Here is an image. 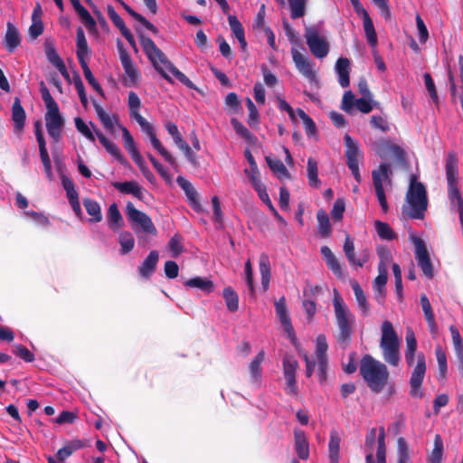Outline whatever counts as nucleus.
Masks as SVG:
<instances>
[{
	"label": "nucleus",
	"mask_w": 463,
	"mask_h": 463,
	"mask_svg": "<svg viewBox=\"0 0 463 463\" xmlns=\"http://www.w3.org/2000/svg\"><path fill=\"white\" fill-rule=\"evenodd\" d=\"M140 44L155 70L165 80L173 83L172 78L165 72L163 66L187 88L191 90H196V87L193 81L168 60L166 55L156 45L150 37L140 35Z\"/></svg>",
	"instance_id": "nucleus-1"
},
{
	"label": "nucleus",
	"mask_w": 463,
	"mask_h": 463,
	"mask_svg": "<svg viewBox=\"0 0 463 463\" xmlns=\"http://www.w3.org/2000/svg\"><path fill=\"white\" fill-rule=\"evenodd\" d=\"M406 349H405V361L408 366H412L417 358V364L412 371L409 383H410V395L413 398H422L423 392L421 391V385L426 373V358L423 353H418L417 351V339L413 330L408 327L405 335Z\"/></svg>",
	"instance_id": "nucleus-2"
},
{
	"label": "nucleus",
	"mask_w": 463,
	"mask_h": 463,
	"mask_svg": "<svg viewBox=\"0 0 463 463\" xmlns=\"http://www.w3.org/2000/svg\"><path fill=\"white\" fill-rule=\"evenodd\" d=\"M360 374L369 389L374 393L383 391L390 378L387 366L374 359L371 354H364L361 358Z\"/></svg>",
	"instance_id": "nucleus-3"
},
{
	"label": "nucleus",
	"mask_w": 463,
	"mask_h": 463,
	"mask_svg": "<svg viewBox=\"0 0 463 463\" xmlns=\"http://www.w3.org/2000/svg\"><path fill=\"white\" fill-rule=\"evenodd\" d=\"M333 305L337 326L335 339L338 345L345 349L350 345L352 341L354 317L336 289H334Z\"/></svg>",
	"instance_id": "nucleus-4"
},
{
	"label": "nucleus",
	"mask_w": 463,
	"mask_h": 463,
	"mask_svg": "<svg viewBox=\"0 0 463 463\" xmlns=\"http://www.w3.org/2000/svg\"><path fill=\"white\" fill-rule=\"evenodd\" d=\"M406 200L410 204V210L403 213L411 219L422 220L428 207L427 191L420 182L411 181L406 194Z\"/></svg>",
	"instance_id": "nucleus-5"
},
{
	"label": "nucleus",
	"mask_w": 463,
	"mask_h": 463,
	"mask_svg": "<svg viewBox=\"0 0 463 463\" xmlns=\"http://www.w3.org/2000/svg\"><path fill=\"white\" fill-rule=\"evenodd\" d=\"M380 346L383 349L385 362L392 366H397L401 360L399 339L392 324L388 320L384 321L382 325Z\"/></svg>",
	"instance_id": "nucleus-6"
},
{
	"label": "nucleus",
	"mask_w": 463,
	"mask_h": 463,
	"mask_svg": "<svg viewBox=\"0 0 463 463\" xmlns=\"http://www.w3.org/2000/svg\"><path fill=\"white\" fill-rule=\"evenodd\" d=\"M126 214L131 223L133 231L136 233L139 232L152 235H156L157 233V230L154 225L152 219L146 213L137 210L130 202L127 203Z\"/></svg>",
	"instance_id": "nucleus-7"
},
{
	"label": "nucleus",
	"mask_w": 463,
	"mask_h": 463,
	"mask_svg": "<svg viewBox=\"0 0 463 463\" xmlns=\"http://www.w3.org/2000/svg\"><path fill=\"white\" fill-rule=\"evenodd\" d=\"M304 37L311 53L318 59H323L329 52V43L326 37L321 36L316 25L305 28Z\"/></svg>",
	"instance_id": "nucleus-8"
},
{
	"label": "nucleus",
	"mask_w": 463,
	"mask_h": 463,
	"mask_svg": "<svg viewBox=\"0 0 463 463\" xmlns=\"http://www.w3.org/2000/svg\"><path fill=\"white\" fill-rule=\"evenodd\" d=\"M392 171L388 164L383 163L379 167L372 172L373 183L375 189V194L379 203L383 213H387L389 210L388 203L386 200L383 181H387L391 184Z\"/></svg>",
	"instance_id": "nucleus-9"
},
{
	"label": "nucleus",
	"mask_w": 463,
	"mask_h": 463,
	"mask_svg": "<svg viewBox=\"0 0 463 463\" xmlns=\"http://www.w3.org/2000/svg\"><path fill=\"white\" fill-rule=\"evenodd\" d=\"M410 241L415 247V259L424 276L430 279L434 277L433 265L424 241L415 234L410 235Z\"/></svg>",
	"instance_id": "nucleus-10"
},
{
	"label": "nucleus",
	"mask_w": 463,
	"mask_h": 463,
	"mask_svg": "<svg viewBox=\"0 0 463 463\" xmlns=\"http://www.w3.org/2000/svg\"><path fill=\"white\" fill-rule=\"evenodd\" d=\"M45 125L49 136L54 142H59L61 137V128L64 125V119L60 113L59 106L47 109Z\"/></svg>",
	"instance_id": "nucleus-11"
},
{
	"label": "nucleus",
	"mask_w": 463,
	"mask_h": 463,
	"mask_svg": "<svg viewBox=\"0 0 463 463\" xmlns=\"http://www.w3.org/2000/svg\"><path fill=\"white\" fill-rule=\"evenodd\" d=\"M291 54L298 71L310 82L317 81L316 72L309 59L297 49H292Z\"/></svg>",
	"instance_id": "nucleus-12"
},
{
	"label": "nucleus",
	"mask_w": 463,
	"mask_h": 463,
	"mask_svg": "<svg viewBox=\"0 0 463 463\" xmlns=\"http://www.w3.org/2000/svg\"><path fill=\"white\" fill-rule=\"evenodd\" d=\"M343 250L349 264L352 266L356 265L362 268L369 260L370 251L368 249L363 250L360 258H355L354 241L348 234L345 236Z\"/></svg>",
	"instance_id": "nucleus-13"
},
{
	"label": "nucleus",
	"mask_w": 463,
	"mask_h": 463,
	"mask_svg": "<svg viewBox=\"0 0 463 463\" xmlns=\"http://www.w3.org/2000/svg\"><path fill=\"white\" fill-rule=\"evenodd\" d=\"M375 153L381 156L385 157L388 155H392L400 162L405 161V152L398 145L392 144L387 140H381L375 146Z\"/></svg>",
	"instance_id": "nucleus-14"
},
{
	"label": "nucleus",
	"mask_w": 463,
	"mask_h": 463,
	"mask_svg": "<svg viewBox=\"0 0 463 463\" xmlns=\"http://www.w3.org/2000/svg\"><path fill=\"white\" fill-rule=\"evenodd\" d=\"M378 276L373 280V292L376 301L383 305L386 297V283L388 280V270L386 268L382 266V269H378Z\"/></svg>",
	"instance_id": "nucleus-15"
},
{
	"label": "nucleus",
	"mask_w": 463,
	"mask_h": 463,
	"mask_svg": "<svg viewBox=\"0 0 463 463\" xmlns=\"http://www.w3.org/2000/svg\"><path fill=\"white\" fill-rule=\"evenodd\" d=\"M159 260L157 250H151L144 261L138 267L139 275L144 279H150L155 273Z\"/></svg>",
	"instance_id": "nucleus-16"
},
{
	"label": "nucleus",
	"mask_w": 463,
	"mask_h": 463,
	"mask_svg": "<svg viewBox=\"0 0 463 463\" xmlns=\"http://www.w3.org/2000/svg\"><path fill=\"white\" fill-rule=\"evenodd\" d=\"M22 37L18 29L11 23L6 24L4 43L8 52L12 53L21 44Z\"/></svg>",
	"instance_id": "nucleus-17"
},
{
	"label": "nucleus",
	"mask_w": 463,
	"mask_h": 463,
	"mask_svg": "<svg viewBox=\"0 0 463 463\" xmlns=\"http://www.w3.org/2000/svg\"><path fill=\"white\" fill-rule=\"evenodd\" d=\"M25 119L26 114L21 105L20 99L15 98L12 106V120L15 133L20 134L24 130Z\"/></svg>",
	"instance_id": "nucleus-18"
},
{
	"label": "nucleus",
	"mask_w": 463,
	"mask_h": 463,
	"mask_svg": "<svg viewBox=\"0 0 463 463\" xmlns=\"http://www.w3.org/2000/svg\"><path fill=\"white\" fill-rule=\"evenodd\" d=\"M344 143L345 146L346 164L354 165L359 164V159L362 157L358 144L348 135L344 137Z\"/></svg>",
	"instance_id": "nucleus-19"
},
{
	"label": "nucleus",
	"mask_w": 463,
	"mask_h": 463,
	"mask_svg": "<svg viewBox=\"0 0 463 463\" xmlns=\"http://www.w3.org/2000/svg\"><path fill=\"white\" fill-rule=\"evenodd\" d=\"M295 450L298 457L306 460L309 458V443L306 434L301 430H294Z\"/></svg>",
	"instance_id": "nucleus-20"
},
{
	"label": "nucleus",
	"mask_w": 463,
	"mask_h": 463,
	"mask_svg": "<svg viewBox=\"0 0 463 463\" xmlns=\"http://www.w3.org/2000/svg\"><path fill=\"white\" fill-rule=\"evenodd\" d=\"M176 183L178 185L184 190L187 199L189 201L190 205L195 210H200V203L198 202V193L194 187V185L184 177L177 176Z\"/></svg>",
	"instance_id": "nucleus-21"
},
{
	"label": "nucleus",
	"mask_w": 463,
	"mask_h": 463,
	"mask_svg": "<svg viewBox=\"0 0 463 463\" xmlns=\"http://www.w3.org/2000/svg\"><path fill=\"white\" fill-rule=\"evenodd\" d=\"M112 185L121 194H132L137 199H143V189L136 181L114 182Z\"/></svg>",
	"instance_id": "nucleus-22"
},
{
	"label": "nucleus",
	"mask_w": 463,
	"mask_h": 463,
	"mask_svg": "<svg viewBox=\"0 0 463 463\" xmlns=\"http://www.w3.org/2000/svg\"><path fill=\"white\" fill-rule=\"evenodd\" d=\"M321 254L324 257L326 266L331 269V271L338 278L342 279L344 277L342 267L337 258L332 252L329 247L322 246L321 247Z\"/></svg>",
	"instance_id": "nucleus-23"
},
{
	"label": "nucleus",
	"mask_w": 463,
	"mask_h": 463,
	"mask_svg": "<svg viewBox=\"0 0 463 463\" xmlns=\"http://www.w3.org/2000/svg\"><path fill=\"white\" fill-rule=\"evenodd\" d=\"M321 254L324 257L326 266L331 269V271L338 278L342 279L344 277L342 267L337 258L332 252L329 247L322 246L321 247Z\"/></svg>",
	"instance_id": "nucleus-24"
},
{
	"label": "nucleus",
	"mask_w": 463,
	"mask_h": 463,
	"mask_svg": "<svg viewBox=\"0 0 463 463\" xmlns=\"http://www.w3.org/2000/svg\"><path fill=\"white\" fill-rule=\"evenodd\" d=\"M76 45H77V58L80 64L87 62V58L90 56V48L85 37L84 31L81 27L77 29L76 33Z\"/></svg>",
	"instance_id": "nucleus-25"
},
{
	"label": "nucleus",
	"mask_w": 463,
	"mask_h": 463,
	"mask_svg": "<svg viewBox=\"0 0 463 463\" xmlns=\"http://www.w3.org/2000/svg\"><path fill=\"white\" fill-rule=\"evenodd\" d=\"M120 128L122 130V138L125 148L130 154L134 162L140 164L142 162V156L136 147L133 137L131 136L130 132L127 128L120 126Z\"/></svg>",
	"instance_id": "nucleus-26"
},
{
	"label": "nucleus",
	"mask_w": 463,
	"mask_h": 463,
	"mask_svg": "<svg viewBox=\"0 0 463 463\" xmlns=\"http://www.w3.org/2000/svg\"><path fill=\"white\" fill-rule=\"evenodd\" d=\"M96 135L99 138V141L100 144L104 146L106 151L109 153L112 156H114L119 163L126 164L127 160L124 157V156L121 154V151L119 147L110 141L109 138H107L101 132L96 131Z\"/></svg>",
	"instance_id": "nucleus-27"
},
{
	"label": "nucleus",
	"mask_w": 463,
	"mask_h": 463,
	"mask_svg": "<svg viewBox=\"0 0 463 463\" xmlns=\"http://www.w3.org/2000/svg\"><path fill=\"white\" fill-rule=\"evenodd\" d=\"M420 304H421V307H422V310H423V313H424V317H425V320L428 324V327L430 329V332L431 334H436L437 331H438V326H437V324H436V321H435V316H434V313L432 311V307H431V305H430V302L428 298V297L423 294L420 296Z\"/></svg>",
	"instance_id": "nucleus-28"
},
{
	"label": "nucleus",
	"mask_w": 463,
	"mask_h": 463,
	"mask_svg": "<svg viewBox=\"0 0 463 463\" xmlns=\"http://www.w3.org/2000/svg\"><path fill=\"white\" fill-rule=\"evenodd\" d=\"M92 103L97 116L103 127L109 131H113L114 125L118 124V116H109L96 100H93Z\"/></svg>",
	"instance_id": "nucleus-29"
},
{
	"label": "nucleus",
	"mask_w": 463,
	"mask_h": 463,
	"mask_svg": "<svg viewBox=\"0 0 463 463\" xmlns=\"http://www.w3.org/2000/svg\"><path fill=\"white\" fill-rule=\"evenodd\" d=\"M265 353L264 351H260L258 354L253 358L249 365V372L250 375V381L253 383H258L261 380L262 375V368L261 364L264 361Z\"/></svg>",
	"instance_id": "nucleus-30"
},
{
	"label": "nucleus",
	"mask_w": 463,
	"mask_h": 463,
	"mask_svg": "<svg viewBox=\"0 0 463 463\" xmlns=\"http://www.w3.org/2000/svg\"><path fill=\"white\" fill-rule=\"evenodd\" d=\"M341 438L335 430L330 432V439L328 443V457L330 463H339Z\"/></svg>",
	"instance_id": "nucleus-31"
},
{
	"label": "nucleus",
	"mask_w": 463,
	"mask_h": 463,
	"mask_svg": "<svg viewBox=\"0 0 463 463\" xmlns=\"http://www.w3.org/2000/svg\"><path fill=\"white\" fill-rule=\"evenodd\" d=\"M349 65L350 61L347 58L341 57L336 61L335 69L338 74V80L343 88H346L350 84Z\"/></svg>",
	"instance_id": "nucleus-32"
},
{
	"label": "nucleus",
	"mask_w": 463,
	"mask_h": 463,
	"mask_svg": "<svg viewBox=\"0 0 463 463\" xmlns=\"http://www.w3.org/2000/svg\"><path fill=\"white\" fill-rule=\"evenodd\" d=\"M260 273L262 288L266 291L269 288L271 278L270 262L266 253H261L260 256Z\"/></svg>",
	"instance_id": "nucleus-33"
},
{
	"label": "nucleus",
	"mask_w": 463,
	"mask_h": 463,
	"mask_svg": "<svg viewBox=\"0 0 463 463\" xmlns=\"http://www.w3.org/2000/svg\"><path fill=\"white\" fill-rule=\"evenodd\" d=\"M123 8L128 13V14L133 17L136 21L139 22L144 27H146L148 31H150L153 34L157 35L159 33V30L152 23H150L146 17L142 14L136 12L132 9L128 5L121 0H118Z\"/></svg>",
	"instance_id": "nucleus-34"
},
{
	"label": "nucleus",
	"mask_w": 463,
	"mask_h": 463,
	"mask_svg": "<svg viewBox=\"0 0 463 463\" xmlns=\"http://www.w3.org/2000/svg\"><path fill=\"white\" fill-rule=\"evenodd\" d=\"M275 309L283 327H288L290 330L292 323L288 314L287 303L284 296L275 302Z\"/></svg>",
	"instance_id": "nucleus-35"
},
{
	"label": "nucleus",
	"mask_w": 463,
	"mask_h": 463,
	"mask_svg": "<svg viewBox=\"0 0 463 463\" xmlns=\"http://www.w3.org/2000/svg\"><path fill=\"white\" fill-rule=\"evenodd\" d=\"M82 202L86 212L89 215L91 216V218H90V222H99L102 220V213L99 203L90 198H84Z\"/></svg>",
	"instance_id": "nucleus-36"
},
{
	"label": "nucleus",
	"mask_w": 463,
	"mask_h": 463,
	"mask_svg": "<svg viewBox=\"0 0 463 463\" xmlns=\"http://www.w3.org/2000/svg\"><path fill=\"white\" fill-rule=\"evenodd\" d=\"M83 442L80 439H73L67 442L62 448H61L57 453L56 457L58 460L64 461L68 458L73 452L78 449H80L83 447Z\"/></svg>",
	"instance_id": "nucleus-37"
},
{
	"label": "nucleus",
	"mask_w": 463,
	"mask_h": 463,
	"mask_svg": "<svg viewBox=\"0 0 463 463\" xmlns=\"http://www.w3.org/2000/svg\"><path fill=\"white\" fill-rule=\"evenodd\" d=\"M351 286L354 290L359 308L362 310L363 315L366 316L369 311V304L363 288L356 280H352Z\"/></svg>",
	"instance_id": "nucleus-38"
},
{
	"label": "nucleus",
	"mask_w": 463,
	"mask_h": 463,
	"mask_svg": "<svg viewBox=\"0 0 463 463\" xmlns=\"http://www.w3.org/2000/svg\"><path fill=\"white\" fill-rule=\"evenodd\" d=\"M184 285L187 288H199L206 293H211L213 291V283L212 280L201 278V277H195L190 279H187L184 282Z\"/></svg>",
	"instance_id": "nucleus-39"
},
{
	"label": "nucleus",
	"mask_w": 463,
	"mask_h": 463,
	"mask_svg": "<svg viewBox=\"0 0 463 463\" xmlns=\"http://www.w3.org/2000/svg\"><path fill=\"white\" fill-rule=\"evenodd\" d=\"M318 222V232L323 238H327L332 233L328 214L325 210H319L317 213Z\"/></svg>",
	"instance_id": "nucleus-40"
},
{
	"label": "nucleus",
	"mask_w": 463,
	"mask_h": 463,
	"mask_svg": "<svg viewBox=\"0 0 463 463\" xmlns=\"http://www.w3.org/2000/svg\"><path fill=\"white\" fill-rule=\"evenodd\" d=\"M231 124L236 132L241 138L247 141L250 144H254L257 137L254 134H252L241 121L237 118H232Z\"/></svg>",
	"instance_id": "nucleus-41"
},
{
	"label": "nucleus",
	"mask_w": 463,
	"mask_h": 463,
	"mask_svg": "<svg viewBox=\"0 0 463 463\" xmlns=\"http://www.w3.org/2000/svg\"><path fill=\"white\" fill-rule=\"evenodd\" d=\"M222 297L229 311L236 312L239 309V296L232 287L223 289Z\"/></svg>",
	"instance_id": "nucleus-42"
},
{
	"label": "nucleus",
	"mask_w": 463,
	"mask_h": 463,
	"mask_svg": "<svg viewBox=\"0 0 463 463\" xmlns=\"http://www.w3.org/2000/svg\"><path fill=\"white\" fill-rule=\"evenodd\" d=\"M75 12L79 14L82 23L84 24L85 27L90 31H96L97 30V23L93 19V17L90 15V12L80 3L78 5L73 7Z\"/></svg>",
	"instance_id": "nucleus-43"
},
{
	"label": "nucleus",
	"mask_w": 463,
	"mask_h": 463,
	"mask_svg": "<svg viewBox=\"0 0 463 463\" xmlns=\"http://www.w3.org/2000/svg\"><path fill=\"white\" fill-rule=\"evenodd\" d=\"M75 12L79 14L82 23L84 24L85 27L90 31H96L97 30V23L93 19V17L90 15V12L80 3L78 5L73 7Z\"/></svg>",
	"instance_id": "nucleus-44"
},
{
	"label": "nucleus",
	"mask_w": 463,
	"mask_h": 463,
	"mask_svg": "<svg viewBox=\"0 0 463 463\" xmlns=\"http://www.w3.org/2000/svg\"><path fill=\"white\" fill-rule=\"evenodd\" d=\"M75 12L79 14L82 23L84 24L85 27L90 31H96L97 30V23L93 19V17L90 15V12L80 3L78 5L73 7Z\"/></svg>",
	"instance_id": "nucleus-45"
},
{
	"label": "nucleus",
	"mask_w": 463,
	"mask_h": 463,
	"mask_svg": "<svg viewBox=\"0 0 463 463\" xmlns=\"http://www.w3.org/2000/svg\"><path fill=\"white\" fill-rule=\"evenodd\" d=\"M266 162L270 168V170L278 175L279 179L285 177L287 179H290L291 175L284 164L279 159H273L269 156H266Z\"/></svg>",
	"instance_id": "nucleus-46"
},
{
	"label": "nucleus",
	"mask_w": 463,
	"mask_h": 463,
	"mask_svg": "<svg viewBox=\"0 0 463 463\" xmlns=\"http://www.w3.org/2000/svg\"><path fill=\"white\" fill-rule=\"evenodd\" d=\"M307 179L310 186L318 188L321 181L318 178V165L316 159L309 157L307 159Z\"/></svg>",
	"instance_id": "nucleus-47"
},
{
	"label": "nucleus",
	"mask_w": 463,
	"mask_h": 463,
	"mask_svg": "<svg viewBox=\"0 0 463 463\" xmlns=\"http://www.w3.org/2000/svg\"><path fill=\"white\" fill-rule=\"evenodd\" d=\"M108 220L109 227L113 230H118L123 226V218L116 203L109 205L108 210Z\"/></svg>",
	"instance_id": "nucleus-48"
},
{
	"label": "nucleus",
	"mask_w": 463,
	"mask_h": 463,
	"mask_svg": "<svg viewBox=\"0 0 463 463\" xmlns=\"http://www.w3.org/2000/svg\"><path fill=\"white\" fill-rule=\"evenodd\" d=\"M397 463H412L408 443L403 437L397 439Z\"/></svg>",
	"instance_id": "nucleus-49"
},
{
	"label": "nucleus",
	"mask_w": 463,
	"mask_h": 463,
	"mask_svg": "<svg viewBox=\"0 0 463 463\" xmlns=\"http://www.w3.org/2000/svg\"><path fill=\"white\" fill-rule=\"evenodd\" d=\"M363 22L367 42L369 45H371L372 47H375L378 43L377 34L370 15H364V18H363Z\"/></svg>",
	"instance_id": "nucleus-50"
},
{
	"label": "nucleus",
	"mask_w": 463,
	"mask_h": 463,
	"mask_svg": "<svg viewBox=\"0 0 463 463\" xmlns=\"http://www.w3.org/2000/svg\"><path fill=\"white\" fill-rule=\"evenodd\" d=\"M150 141L154 148L158 151L167 163L174 167L177 166L175 158L165 148L161 141L156 137V134L150 137Z\"/></svg>",
	"instance_id": "nucleus-51"
},
{
	"label": "nucleus",
	"mask_w": 463,
	"mask_h": 463,
	"mask_svg": "<svg viewBox=\"0 0 463 463\" xmlns=\"http://www.w3.org/2000/svg\"><path fill=\"white\" fill-rule=\"evenodd\" d=\"M282 363L285 379L296 378V372L298 368V361L291 355H286Z\"/></svg>",
	"instance_id": "nucleus-52"
},
{
	"label": "nucleus",
	"mask_w": 463,
	"mask_h": 463,
	"mask_svg": "<svg viewBox=\"0 0 463 463\" xmlns=\"http://www.w3.org/2000/svg\"><path fill=\"white\" fill-rule=\"evenodd\" d=\"M44 51L47 60L56 68L58 69L59 66H61L64 64L62 59L58 54L54 45L49 42L46 41L44 43Z\"/></svg>",
	"instance_id": "nucleus-53"
},
{
	"label": "nucleus",
	"mask_w": 463,
	"mask_h": 463,
	"mask_svg": "<svg viewBox=\"0 0 463 463\" xmlns=\"http://www.w3.org/2000/svg\"><path fill=\"white\" fill-rule=\"evenodd\" d=\"M290 8V17L298 19L306 14L307 0H288Z\"/></svg>",
	"instance_id": "nucleus-54"
},
{
	"label": "nucleus",
	"mask_w": 463,
	"mask_h": 463,
	"mask_svg": "<svg viewBox=\"0 0 463 463\" xmlns=\"http://www.w3.org/2000/svg\"><path fill=\"white\" fill-rule=\"evenodd\" d=\"M443 455V442L439 435L434 439V448L428 458L429 463H441Z\"/></svg>",
	"instance_id": "nucleus-55"
},
{
	"label": "nucleus",
	"mask_w": 463,
	"mask_h": 463,
	"mask_svg": "<svg viewBox=\"0 0 463 463\" xmlns=\"http://www.w3.org/2000/svg\"><path fill=\"white\" fill-rule=\"evenodd\" d=\"M435 354L439 367V379H444L448 370L446 353L443 351L442 347L439 345L435 349Z\"/></svg>",
	"instance_id": "nucleus-56"
},
{
	"label": "nucleus",
	"mask_w": 463,
	"mask_h": 463,
	"mask_svg": "<svg viewBox=\"0 0 463 463\" xmlns=\"http://www.w3.org/2000/svg\"><path fill=\"white\" fill-rule=\"evenodd\" d=\"M378 236L383 240L392 241L396 235L391 226L383 222L376 221L374 222Z\"/></svg>",
	"instance_id": "nucleus-57"
},
{
	"label": "nucleus",
	"mask_w": 463,
	"mask_h": 463,
	"mask_svg": "<svg viewBox=\"0 0 463 463\" xmlns=\"http://www.w3.org/2000/svg\"><path fill=\"white\" fill-rule=\"evenodd\" d=\"M297 114L303 121L306 134L308 137L315 136L317 134V126L314 120L302 109H298Z\"/></svg>",
	"instance_id": "nucleus-58"
},
{
	"label": "nucleus",
	"mask_w": 463,
	"mask_h": 463,
	"mask_svg": "<svg viewBox=\"0 0 463 463\" xmlns=\"http://www.w3.org/2000/svg\"><path fill=\"white\" fill-rule=\"evenodd\" d=\"M118 241L121 246V254L130 252L135 245V239L129 232H123L118 236Z\"/></svg>",
	"instance_id": "nucleus-59"
},
{
	"label": "nucleus",
	"mask_w": 463,
	"mask_h": 463,
	"mask_svg": "<svg viewBox=\"0 0 463 463\" xmlns=\"http://www.w3.org/2000/svg\"><path fill=\"white\" fill-rule=\"evenodd\" d=\"M80 67L83 71L84 77L88 83L101 96H104L103 89L101 88L100 84L98 82V80L93 76L88 62H81Z\"/></svg>",
	"instance_id": "nucleus-60"
},
{
	"label": "nucleus",
	"mask_w": 463,
	"mask_h": 463,
	"mask_svg": "<svg viewBox=\"0 0 463 463\" xmlns=\"http://www.w3.org/2000/svg\"><path fill=\"white\" fill-rule=\"evenodd\" d=\"M128 105L131 118H136L140 116L139 109L141 107V100L136 92H129Z\"/></svg>",
	"instance_id": "nucleus-61"
},
{
	"label": "nucleus",
	"mask_w": 463,
	"mask_h": 463,
	"mask_svg": "<svg viewBox=\"0 0 463 463\" xmlns=\"http://www.w3.org/2000/svg\"><path fill=\"white\" fill-rule=\"evenodd\" d=\"M244 173L249 177L250 182L256 190V192L265 187V184L260 180V174L258 169V166H256L255 168L250 167V169H245Z\"/></svg>",
	"instance_id": "nucleus-62"
},
{
	"label": "nucleus",
	"mask_w": 463,
	"mask_h": 463,
	"mask_svg": "<svg viewBox=\"0 0 463 463\" xmlns=\"http://www.w3.org/2000/svg\"><path fill=\"white\" fill-rule=\"evenodd\" d=\"M378 102L373 99V97H361L355 100L356 109L364 114L371 112L373 107L377 106Z\"/></svg>",
	"instance_id": "nucleus-63"
},
{
	"label": "nucleus",
	"mask_w": 463,
	"mask_h": 463,
	"mask_svg": "<svg viewBox=\"0 0 463 463\" xmlns=\"http://www.w3.org/2000/svg\"><path fill=\"white\" fill-rule=\"evenodd\" d=\"M107 11H108V14H109L110 20L112 21L114 25L117 28H118L121 34L123 33V32H127L128 30H129L126 26L124 20L118 15V14L115 11V9L112 5H109L107 7Z\"/></svg>",
	"instance_id": "nucleus-64"
}]
</instances>
